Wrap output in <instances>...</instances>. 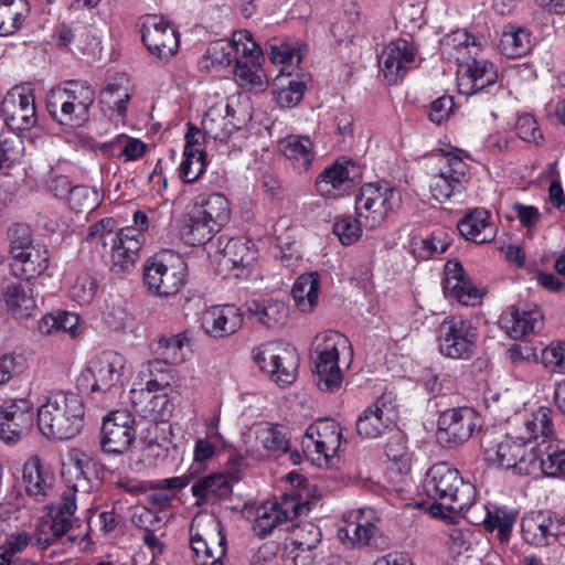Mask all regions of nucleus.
Here are the masks:
<instances>
[{
	"instance_id": "obj_1",
	"label": "nucleus",
	"mask_w": 565,
	"mask_h": 565,
	"mask_svg": "<svg viewBox=\"0 0 565 565\" xmlns=\"http://www.w3.org/2000/svg\"><path fill=\"white\" fill-rule=\"evenodd\" d=\"M482 42V38L457 30L443 44V52L458 63L457 86L462 95L471 96L497 83V68L481 56Z\"/></svg>"
},
{
	"instance_id": "obj_2",
	"label": "nucleus",
	"mask_w": 565,
	"mask_h": 565,
	"mask_svg": "<svg viewBox=\"0 0 565 565\" xmlns=\"http://www.w3.org/2000/svg\"><path fill=\"white\" fill-rule=\"evenodd\" d=\"M90 467V459L85 455L71 460L67 473L73 478V483L63 491L61 502L56 507H51V520L41 525L36 536V544L40 548H47L72 527L77 501L84 503L95 486L88 477Z\"/></svg>"
},
{
	"instance_id": "obj_3",
	"label": "nucleus",
	"mask_w": 565,
	"mask_h": 565,
	"mask_svg": "<svg viewBox=\"0 0 565 565\" xmlns=\"http://www.w3.org/2000/svg\"><path fill=\"white\" fill-rule=\"evenodd\" d=\"M427 497L435 501L430 507L433 515L447 512H461L470 508L477 495L475 486L465 481L459 470L447 462H438L429 468L424 481Z\"/></svg>"
},
{
	"instance_id": "obj_4",
	"label": "nucleus",
	"mask_w": 565,
	"mask_h": 565,
	"mask_svg": "<svg viewBox=\"0 0 565 565\" xmlns=\"http://www.w3.org/2000/svg\"><path fill=\"white\" fill-rule=\"evenodd\" d=\"M84 405L73 392H51L38 409L40 431L53 440L75 437L84 426Z\"/></svg>"
},
{
	"instance_id": "obj_5",
	"label": "nucleus",
	"mask_w": 565,
	"mask_h": 565,
	"mask_svg": "<svg viewBox=\"0 0 565 565\" xmlns=\"http://www.w3.org/2000/svg\"><path fill=\"white\" fill-rule=\"evenodd\" d=\"M230 204L221 193H201L193 200L180 228L182 239L191 246L210 243L214 233L230 218Z\"/></svg>"
},
{
	"instance_id": "obj_6",
	"label": "nucleus",
	"mask_w": 565,
	"mask_h": 565,
	"mask_svg": "<svg viewBox=\"0 0 565 565\" xmlns=\"http://www.w3.org/2000/svg\"><path fill=\"white\" fill-rule=\"evenodd\" d=\"M349 339L338 331H324L315 338L311 359L321 391L333 392L341 386L343 376L339 366L340 355L352 359Z\"/></svg>"
},
{
	"instance_id": "obj_7",
	"label": "nucleus",
	"mask_w": 565,
	"mask_h": 565,
	"mask_svg": "<svg viewBox=\"0 0 565 565\" xmlns=\"http://www.w3.org/2000/svg\"><path fill=\"white\" fill-rule=\"evenodd\" d=\"M95 102V90L90 85L68 81L46 95V108L61 125L81 126L88 119L89 109Z\"/></svg>"
},
{
	"instance_id": "obj_8",
	"label": "nucleus",
	"mask_w": 565,
	"mask_h": 565,
	"mask_svg": "<svg viewBox=\"0 0 565 565\" xmlns=\"http://www.w3.org/2000/svg\"><path fill=\"white\" fill-rule=\"evenodd\" d=\"M126 358L116 351H103L86 365L78 379V386L92 394H115L124 385Z\"/></svg>"
},
{
	"instance_id": "obj_9",
	"label": "nucleus",
	"mask_w": 565,
	"mask_h": 565,
	"mask_svg": "<svg viewBox=\"0 0 565 565\" xmlns=\"http://www.w3.org/2000/svg\"><path fill=\"white\" fill-rule=\"evenodd\" d=\"M186 264L183 258L170 250H163L143 266V282L157 296L175 295L185 282Z\"/></svg>"
},
{
	"instance_id": "obj_10",
	"label": "nucleus",
	"mask_w": 565,
	"mask_h": 565,
	"mask_svg": "<svg viewBox=\"0 0 565 565\" xmlns=\"http://www.w3.org/2000/svg\"><path fill=\"white\" fill-rule=\"evenodd\" d=\"M190 546L196 565H224L226 537L214 516H195L190 525Z\"/></svg>"
},
{
	"instance_id": "obj_11",
	"label": "nucleus",
	"mask_w": 565,
	"mask_h": 565,
	"mask_svg": "<svg viewBox=\"0 0 565 565\" xmlns=\"http://www.w3.org/2000/svg\"><path fill=\"white\" fill-rule=\"evenodd\" d=\"M401 204V194L394 188L375 183L364 184L355 199V212L359 222L365 228L381 226L390 213Z\"/></svg>"
},
{
	"instance_id": "obj_12",
	"label": "nucleus",
	"mask_w": 565,
	"mask_h": 565,
	"mask_svg": "<svg viewBox=\"0 0 565 565\" xmlns=\"http://www.w3.org/2000/svg\"><path fill=\"white\" fill-rule=\"evenodd\" d=\"M254 360L264 372L278 385L295 382L299 365L297 350L281 341L267 342L255 350Z\"/></svg>"
},
{
	"instance_id": "obj_13",
	"label": "nucleus",
	"mask_w": 565,
	"mask_h": 565,
	"mask_svg": "<svg viewBox=\"0 0 565 565\" xmlns=\"http://www.w3.org/2000/svg\"><path fill=\"white\" fill-rule=\"evenodd\" d=\"M486 460L494 466L513 469L516 473L527 476L533 473L534 447L525 441V437H505L495 445H490L487 436L483 437Z\"/></svg>"
},
{
	"instance_id": "obj_14",
	"label": "nucleus",
	"mask_w": 565,
	"mask_h": 565,
	"mask_svg": "<svg viewBox=\"0 0 565 565\" xmlns=\"http://www.w3.org/2000/svg\"><path fill=\"white\" fill-rule=\"evenodd\" d=\"M439 351L449 359L469 360L473 356L478 331L471 322L459 317H448L439 326Z\"/></svg>"
},
{
	"instance_id": "obj_15",
	"label": "nucleus",
	"mask_w": 565,
	"mask_h": 565,
	"mask_svg": "<svg viewBox=\"0 0 565 565\" xmlns=\"http://www.w3.org/2000/svg\"><path fill=\"white\" fill-rule=\"evenodd\" d=\"M481 427V418L470 407L446 409L438 418L436 437L439 444L454 448L465 444Z\"/></svg>"
},
{
	"instance_id": "obj_16",
	"label": "nucleus",
	"mask_w": 565,
	"mask_h": 565,
	"mask_svg": "<svg viewBox=\"0 0 565 565\" xmlns=\"http://www.w3.org/2000/svg\"><path fill=\"white\" fill-rule=\"evenodd\" d=\"M340 438L339 424L330 418H321L307 428L301 447L305 455L313 462L327 463L339 448Z\"/></svg>"
},
{
	"instance_id": "obj_17",
	"label": "nucleus",
	"mask_w": 565,
	"mask_h": 565,
	"mask_svg": "<svg viewBox=\"0 0 565 565\" xmlns=\"http://www.w3.org/2000/svg\"><path fill=\"white\" fill-rule=\"evenodd\" d=\"M439 169L429 182V190L436 201L444 202L461 193L470 180L468 164L458 156L443 154Z\"/></svg>"
},
{
	"instance_id": "obj_18",
	"label": "nucleus",
	"mask_w": 565,
	"mask_h": 565,
	"mask_svg": "<svg viewBox=\"0 0 565 565\" xmlns=\"http://www.w3.org/2000/svg\"><path fill=\"white\" fill-rule=\"evenodd\" d=\"M141 35L148 51L160 60H168L178 51V32L162 17L146 15L141 23Z\"/></svg>"
},
{
	"instance_id": "obj_19",
	"label": "nucleus",
	"mask_w": 565,
	"mask_h": 565,
	"mask_svg": "<svg viewBox=\"0 0 565 565\" xmlns=\"http://www.w3.org/2000/svg\"><path fill=\"white\" fill-rule=\"evenodd\" d=\"M1 111L11 130L33 127L36 124V110L32 89L26 86L10 89L2 100Z\"/></svg>"
},
{
	"instance_id": "obj_20",
	"label": "nucleus",
	"mask_w": 565,
	"mask_h": 565,
	"mask_svg": "<svg viewBox=\"0 0 565 565\" xmlns=\"http://www.w3.org/2000/svg\"><path fill=\"white\" fill-rule=\"evenodd\" d=\"M243 457L232 455L227 460L226 473H212L198 479L191 488L198 504L215 502L231 493V483L239 479Z\"/></svg>"
},
{
	"instance_id": "obj_21",
	"label": "nucleus",
	"mask_w": 565,
	"mask_h": 565,
	"mask_svg": "<svg viewBox=\"0 0 565 565\" xmlns=\"http://www.w3.org/2000/svg\"><path fill=\"white\" fill-rule=\"evenodd\" d=\"M135 419L130 412L119 409L108 414L102 427V448L105 452H126L135 440Z\"/></svg>"
},
{
	"instance_id": "obj_22",
	"label": "nucleus",
	"mask_w": 565,
	"mask_h": 565,
	"mask_svg": "<svg viewBox=\"0 0 565 565\" xmlns=\"http://www.w3.org/2000/svg\"><path fill=\"white\" fill-rule=\"evenodd\" d=\"M344 525L339 527L338 536L353 547H364L371 544L379 533V518L371 508L358 509L343 515Z\"/></svg>"
},
{
	"instance_id": "obj_23",
	"label": "nucleus",
	"mask_w": 565,
	"mask_h": 565,
	"mask_svg": "<svg viewBox=\"0 0 565 565\" xmlns=\"http://www.w3.org/2000/svg\"><path fill=\"white\" fill-rule=\"evenodd\" d=\"M396 418L395 396L393 393H383L358 417L356 430L365 438H377Z\"/></svg>"
},
{
	"instance_id": "obj_24",
	"label": "nucleus",
	"mask_w": 565,
	"mask_h": 565,
	"mask_svg": "<svg viewBox=\"0 0 565 565\" xmlns=\"http://www.w3.org/2000/svg\"><path fill=\"white\" fill-rule=\"evenodd\" d=\"M145 242L141 233L134 227L121 228L110 238V270L115 274L130 271L139 258V252Z\"/></svg>"
},
{
	"instance_id": "obj_25",
	"label": "nucleus",
	"mask_w": 565,
	"mask_h": 565,
	"mask_svg": "<svg viewBox=\"0 0 565 565\" xmlns=\"http://www.w3.org/2000/svg\"><path fill=\"white\" fill-rule=\"evenodd\" d=\"M216 252L221 255L218 264L227 270H234L235 277L245 274L257 257L254 245L243 237L228 238L220 236L215 243Z\"/></svg>"
},
{
	"instance_id": "obj_26",
	"label": "nucleus",
	"mask_w": 565,
	"mask_h": 565,
	"mask_svg": "<svg viewBox=\"0 0 565 565\" xmlns=\"http://www.w3.org/2000/svg\"><path fill=\"white\" fill-rule=\"evenodd\" d=\"M359 174V168L353 161L337 160L318 175L316 186L321 195L337 198L353 186Z\"/></svg>"
},
{
	"instance_id": "obj_27",
	"label": "nucleus",
	"mask_w": 565,
	"mask_h": 565,
	"mask_svg": "<svg viewBox=\"0 0 565 565\" xmlns=\"http://www.w3.org/2000/svg\"><path fill=\"white\" fill-rule=\"evenodd\" d=\"M33 424V413L29 403L20 399L0 409V439L6 444H17Z\"/></svg>"
},
{
	"instance_id": "obj_28",
	"label": "nucleus",
	"mask_w": 565,
	"mask_h": 565,
	"mask_svg": "<svg viewBox=\"0 0 565 565\" xmlns=\"http://www.w3.org/2000/svg\"><path fill=\"white\" fill-rule=\"evenodd\" d=\"M244 316L235 305L213 306L204 312L202 327L212 338H227L242 328Z\"/></svg>"
},
{
	"instance_id": "obj_29",
	"label": "nucleus",
	"mask_w": 565,
	"mask_h": 565,
	"mask_svg": "<svg viewBox=\"0 0 565 565\" xmlns=\"http://www.w3.org/2000/svg\"><path fill=\"white\" fill-rule=\"evenodd\" d=\"M146 387L131 388L129 401L137 413L153 423H163L169 419L173 404L164 393Z\"/></svg>"
},
{
	"instance_id": "obj_30",
	"label": "nucleus",
	"mask_w": 565,
	"mask_h": 565,
	"mask_svg": "<svg viewBox=\"0 0 565 565\" xmlns=\"http://www.w3.org/2000/svg\"><path fill=\"white\" fill-rule=\"evenodd\" d=\"M415 62V51L407 40L392 41L382 52L380 66L388 83L402 78Z\"/></svg>"
},
{
	"instance_id": "obj_31",
	"label": "nucleus",
	"mask_w": 565,
	"mask_h": 565,
	"mask_svg": "<svg viewBox=\"0 0 565 565\" xmlns=\"http://www.w3.org/2000/svg\"><path fill=\"white\" fill-rule=\"evenodd\" d=\"M444 289L465 306H475L482 297L481 290L473 286L457 259L448 260L445 265Z\"/></svg>"
},
{
	"instance_id": "obj_32",
	"label": "nucleus",
	"mask_w": 565,
	"mask_h": 565,
	"mask_svg": "<svg viewBox=\"0 0 565 565\" xmlns=\"http://www.w3.org/2000/svg\"><path fill=\"white\" fill-rule=\"evenodd\" d=\"M501 323L512 339L537 333L543 329V315L537 307L511 306L501 317Z\"/></svg>"
},
{
	"instance_id": "obj_33",
	"label": "nucleus",
	"mask_w": 565,
	"mask_h": 565,
	"mask_svg": "<svg viewBox=\"0 0 565 565\" xmlns=\"http://www.w3.org/2000/svg\"><path fill=\"white\" fill-rule=\"evenodd\" d=\"M461 236L476 244L492 242L497 236V226L491 222V213L483 207L468 210L457 223Z\"/></svg>"
},
{
	"instance_id": "obj_34",
	"label": "nucleus",
	"mask_w": 565,
	"mask_h": 565,
	"mask_svg": "<svg viewBox=\"0 0 565 565\" xmlns=\"http://www.w3.org/2000/svg\"><path fill=\"white\" fill-rule=\"evenodd\" d=\"M245 315L254 323L268 330H278L286 324L289 309L284 301L277 299L250 300L245 303Z\"/></svg>"
},
{
	"instance_id": "obj_35",
	"label": "nucleus",
	"mask_w": 565,
	"mask_h": 565,
	"mask_svg": "<svg viewBox=\"0 0 565 565\" xmlns=\"http://www.w3.org/2000/svg\"><path fill=\"white\" fill-rule=\"evenodd\" d=\"M533 473L558 478L565 473V444L556 440H542L534 447Z\"/></svg>"
},
{
	"instance_id": "obj_36",
	"label": "nucleus",
	"mask_w": 565,
	"mask_h": 565,
	"mask_svg": "<svg viewBox=\"0 0 565 565\" xmlns=\"http://www.w3.org/2000/svg\"><path fill=\"white\" fill-rule=\"evenodd\" d=\"M235 110L228 104H215L209 108L202 119V130L207 137L225 141L239 128L234 120Z\"/></svg>"
},
{
	"instance_id": "obj_37",
	"label": "nucleus",
	"mask_w": 565,
	"mask_h": 565,
	"mask_svg": "<svg viewBox=\"0 0 565 565\" xmlns=\"http://www.w3.org/2000/svg\"><path fill=\"white\" fill-rule=\"evenodd\" d=\"M11 257V269L14 276L30 280L41 275L49 264L45 246L39 243L28 249L15 252Z\"/></svg>"
},
{
	"instance_id": "obj_38",
	"label": "nucleus",
	"mask_w": 565,
	"mask_h": 565,
	"mask_svg": "<svg viewBox=\"0 0 565 565\" xmlns=\"http://www.w3.org/2000/svg\"><path fill=\"white\" fill-rule=\"evenodd\" d=\"M22 479L28 494L44 498L52 490L54 476L38 456H32L23 466Z\"/></svg>"
},
{
	"instance_id": "obj_39",
	"label": "nucleus",
	"mask_w": 565,
	"mask_h": 565,
	"mask_svg": "<svg viewBox=\"0 0 565 565\" xmlns=\"http://www.w3.org/2000/svg\"><path fill=\"white\" fill-rule=\"evenodd\" d=\"M278 149L298 172L307 171L312 164L315 154L308 137L290 135L279 140Z\"/></svg>"
},
{
	"instance_id": "obj_40",
	"label": "nucleus",
	"mask_w": 565,
	"mask_h": 565,
	"mask_svg": "<svg viewBox=\"0 0 565 565\" xmlns=\"http://www.w3.org/2000/svg\"><path fill=\"white\" fill-rule=\"evenodd\" d=\"M319 289L320 278L317 273L300 275L291 289L296 307L303 313L311 312L318 303Z\"/></svg>"
},
{
	"instance_id": "obj_41",
	"label": "nucleus",
	"mask_w": 565,
	"mask_h": 565,
	"mask_svg": "<svg viewBox=\"0 0 565 565\" xmlns=\"http://www.w3.org/2000/svg\"><path fill=\"white\" fill-rule=\"evenodd\" d=\"M236 55L233 54V45L230 40H217L212 42L201 60L199 61L200 71L205 73H218L231 66L235 62Z\"/></svg>"
},
{
	"instance_id": "obj_42",
	"label": "nucleus",
	"mask_w": 565,
	"mask_h": 565,
	"mask_svg": "<svg viewBox=\"0 0 565 565\" xmlns=\"http://www.w3.org/2000/svg\"><path fill=\"white\" fill-rule=\"evenodd\" d=\"M552 516L547 512L533 511L523 516L521 522L523 539L531 545L545 546L550 544L548 526Z\"/></svg>"
},
{
	"instance_id": "obj_43",
	"label": "nucleus",
	"mask_w": 565,
	"mask_h": 565,
	"mask_svg": "<svg viewBox=\"0 0 565 565\" xmlns=\"http://www.w3.org/2000/svg\"><path fill=\"white\" fill-rule=\"evenodd\" d=\"M30 13L26 0H0V36L20 30Z\"/></svg>"
},
{
	"instance_id": "obj_44",
	"label": "nucleus",
	"mask_w": 565,
	"mask_h": 565,
	"mask_svg": "<svg viewBox=\"0 0 565 565\" xmlns=\"http://www.w3.org/2000/svg\"><path fill=\"white\" fill-rule=\"evenodd\" d=\"M531 34L522 26L509 25L502 32L498 49L501 54L509 58H516L525 55L531 50Z\"/></svg>"
},
{
	"instance_id": "obj_45",
	"label": "nucleus",
	"mask_w": 565,
	"mask_h": 565,
	"mask_svg": "<svg viewBox=\"0 0 565 565\" xmlns=\"http://www.w3.org/2000/svg\"><path fill=\"white\" fill-rule=\"evenodd\" d=\"M130 96L128 78L125 75H118L106 84L100 93V102L122 116Z\"/></svg>"
},
{
	"instance_id": "obj_46",
	"label": "nucleus",
	"mask_w": 565,
	"mask_h": 565,
	"mask_svg": "<svg viewBox=\"0 0 565 565\" xmlns=\"http://www.w3.org/2000/svg\"><path fill=\"white\" fill-rule=\"evenodd\" d=\"M189 333L186 331L159 339L156 353L174 365L186 360V348L189 347Z\"/></svg>"
},
{
	"instance_id": "obj_47",
	"label": "nucleus",
	"mask_w": 565,
	"mask_h": 565,
	"mask_svg": "<svg viewBox=\"0 0 565 565\" xmlns=\"http://www.w3.org/2000/svg\"><path fill=\"white\" fill-rule=\"evenodd\" d=\"M518 515L516 510L495 507L488 510L483 521L484 527L490 532L497 530L500 541H508Z\"/></svg>"
},
{
	"instance_id": "obj_48",
	"label": "nucleus",
	"mask_w": 565,
	"mask_h": 565,
	"mask_svg": "<svg viewBox=\"0 0 565 565\" xmlns=\"http://www.w3.org/2000/svg\"><path fill=\"white\" fill-rule=\"evenodd\" d=\"M103 151L109 156L124 157L127 161L141 158L147 149L145 142L126 135L118 136L115 140L104 143Z\"/></svg>"
},
{
	"instance_id": "obj_49",
	"label": "nucleus",
	"mask_w": 565,
	"mask_h": 565,
	"mask_svg": "<svg viewBox=\"0 0 565 565\" xmlns=\"http://www.w3.org/2000/svg\"><path fill=\"white\" fill-rule=\"evenodd\" d=\"M206 152L204 150H183L179 175L184 183H193L204 173Z\"/></svg>"
},
{
	"instance_id": "obj_50",
	"label": "nucleus",
	"mask_w": 565,
	"mask_h": 565,
	"mask_svg": "<svg viewBox=\"0 0 565 565\" xmlns=\"http://www.w3.org/2000/svg\"><path fill=\"white\" fill-rule=\"evenodd\" d=\"M172 363L161 358L153 359L147 363V372L150 379L146 382V388L163 391L170 386L174 379Z\"/></svg>"
},
{
	"instance_id": "obj_51",
	"label": "nucleus",
	"mask_w": 565,
	"mask_h": 565,
	"mask_svg": "<svg viewBox=\"0 0 565 565\" xmlns=\"http://www.w3.org/2000/svg\"><path fill=\"white\" fill-rule=\"evenodd\" d=\"M230 43L233 45V54L236 55L235 61H248L255 63L263 57L259 45L253 40L252 34L247 30H239L233 33Z\"/></svg>"
},
{
	"instance_id": "obj_52",
	"label": "nucleus",
	"mask_w": 565,
	"mask_h": 565,
	"mask_svg": "<svg viewBox=\"0 0 565 565\" xmlns=\"http://www.w3.org/2000/svg\"><path fill=\"white\" fill-rule=\"evenodd\" d=\"M524 427L526 430V436H524L525 441H529L530 446H533V439H537L539 437H542L543 440H547L553 433L550 409L540 407L524 422Z\"/></svg>"
},
{
	"instance_id": "obj_53",
	"label": "nucleus",
	"mask_w": 565,
	"mask_h": 565,
	"mask_svg": "<svg viewBox=\"0 0 565 565\" xmlns=\"http://www.w3.org/2000/svg\"><path fill=\"white\" fill-rule=\"evenodd\" d=\"M3 298L8 309L18 317L28 316L35 308L34 299L20 285H8Z\"/></svg>"
},
{
	"instance_id": "obj_54",
	"label": "nucleus",
	"mask_w": 565,
	"mask_h": 565,
	"mask_svg": "<svg viewBox=\"0 0 565 565\" xmlns=\"http://www.w3.org/2000/svg\"><path fill=\"white\" fill-rule=\"evenodd\" d=\"M290 540L299 552H312L321 541V531L310 522L297 524Z\"/></svg>"
},
{
	"instance_id": "obj_55",
	"label": "nucleus",
	"mask_w": 565,
	"mask_h": 565,
	"mask_svg": "<svg viewBox=\"0 0 565 565\" xmlns=\"http://www.w3.org/2000/svg\"><path fill=\"white\" fill-rule=\"evenodd\" d=\"M100 196L95 188L76 185L68 198L70 207L77 213H88L99 205Z\"/></svg>"
},
{
	"instance_id": "obj_56",
	"label": "nucleus",
	"mask_w": 565,
	"mask_h": 565,
	"mask_svg": "<svg viewBox=\"0 0 565 565\" xmlns=\"http://www.w3.org/2000/svg\"><path fill=\"white\" fill-rule=\"evenodd\" d=\"M285 521L276 509V504L273 502H266L257 509L256 519L254 523V530L257 535L265 537L268 535L277 525L282 524Z\"/></svg>"
},
{
	"instance_id": "obj_57",
	"label": "nucleus",
	"mask_w": 565,
	"mask_h": 565,
	"mask_svg": "<svg viewBox=\"0 0 565 565\" xmlns=\"http://www.w3.org/2000/svg\"><path fill=\"white\" fill-rule=\"evenodd\" d=\"M23 149V140L14 130L9 128L0 131V167L18 161Z\"/></svg>"
},
{
	"instance_id": "obj_58",
	"label": "nucleus",
	"mask_w": 565,
	"mask_h": 565,
	"mask_svg": "<svg viewBox=\"0 0 565 565\" xmlns=\"http://www.w3.org/2000/svg\"><path fill=\"white\" fill-rule=\"evenodd\" d=\"M97 291L96 279L87 273L76 277L70 288V297L81 306L88 305L95 298Z\"/></svg>"
},
{
	"instance_id": "obj_59",
	"label": "nucleus",
	"mask_w": 565,
	"mask_h": 565,
	"mask_svg": "<svg viewBox=\"0 0 565 565\" xmlns=\"http://www.w3.org/2000/svg\"><path fill=\"white\" fill-rule=\"evenodd\" d=\"M259 441L269 455L274 457L286 454L290 448L289 438L278 427L265 428L259 436Z\"/></svg>"
},
{
	"instance_id": "obj_60",
	"label": "nucleus",
	"mask_w": 565,
	"mask_h": 565,
	"mask_svg": "<svg viewBox=\"0 0 565 565\" xmlns=\"http://www.w3.org/2000/svg\"><path fill=\"white\" fill-rule=\"evenodd\" d=\"M269 58L274 64L289 66L298 65L301 61L298 52L281 39H274L269 43Z\"/></svg>"
},
{
	"instance_id": "obj_61",
	"label": "nucleus",
	"mask_w": 565,
	"mask_h": 565,
	"mask_svg": "<svg viewBox=\"0 0 565 565\" xmlns=\"http://www.w3.org/2000/svg\"><path fill=\"white\" fill-rule=\"evenodd\" d=\"M541 362L550 372L565 373V341H555L547 345L542 351Z\"/></svg>"
},
{
	"instance_id": "obj_62",
	"label": "nucleus",
	"mask_w": 565,
	"mask_h": 565,
	"mask_svg": "<svg viewBox=\"0 0 565 565\" xmlns=\"http://www.w3.org/2000/svg\"><path fill=\"white\" fill-rule=\"evenodd\" d=\"M361 224L358 218L343 216L333 224V233L338 236L342 245H352L361 236Z\"/></svg>"
},
{
	"instance_id": "obj_63",
	"label": "nucleus",
	"mask_w": 565,
	"mask_h": 565,
	"mask_svg": "<svg viewBox=\"0 0 565 565\" xmlns=\"http://www.w3.org/2000/svg\"><path fill=\"white\" fill-rule=\"evenodd\" d=\"M8 237L10 241V256L40 243L33 239L30 226L22 223L13 224L8 230Z\"/></svg>"
},
{
	"instance_id": "obj_64",
	"label": "nucleus",
	"mask_w": 565,
	"mask_h": 565,
	"mask_svg": "<svg viewBox=\"0 0 565 565\" xmlns=\"http://www.w3.org/2000/svg\"><path fill=\"white\" fill-rule=\"evenodd\" d=\"M273 503L276 504V509L279 511L285 522L291 521L296 516L307 513L310 510L307 501H300V499L294 494H284L281 501Z\"/></svg>"
}]
</instances>
